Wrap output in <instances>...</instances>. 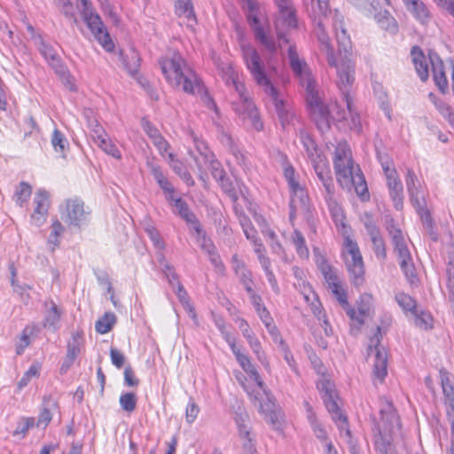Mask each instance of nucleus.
<instances>
[{"mask_svg":"<svg viewBox=\"0 0 454 454\" xmlns=\"http://www.w3.org/2000/svg\"><path fill=\"white\" fill-rule=\"evenodd\" d=\"M395 301L405 312L413 313L417 309V301L405 293H398L395 296Z\"/></svg>","mask_w":454,"mask_h":454,"instance_id":"obj_48","label":"nucleus"},{"mask_svg":"<svg viewBox=\"0 0 454 454\" xmlns=\"http://www.w3.org/2000/svg\"><path fill=\"white\" fill-rule=\"evenodd\" d=\"M41 368H42V366H41L40 363H38V362L33 363L32 365L29 367V369L24 373L22 378L18 382L19 388L22 389L23 387L27 386V384L30 382V380L33 378L39 377Z\"/></svg>","mask_w":454,"mask_h":454,"instance_id":"obj_52","label":"nucleus"},{"mask_svg":"<svg viewBox=\"0 0 454 454\" xmlns=\"http://www.w3.org/2000/svg\"><path fill=\"white\" fill-rule=\"evenodd\" d=\"M369 350L374 353L373 376L382 382L387 373V356L384 348L379 347V339L377 337L371 339Z\"/></svg>","mask_w":454,"mask_h":454,"instance_id":"obj_21","label":"nucleus"},{"mask_svg":"<svg viewBox=\"0 0 454 454\" xmlns=\"http://www.w3.org/2000/svg\"><path fill=\"white\" fill-rule=\"evenodd\" d=\"M161 261H162V270L168 278V281L169 285L175 289L176 286H177V281H179L178 275L176 274L174 267L169 264L167 262H164V257L162 254H160Z\"/></svg>","mask_w":454,"mask_h":454,"instance_id":"obj_59","label":"nucleus"},{"mask_svg":"<svg viewBox=\"0 0 454 454\" xmlns=\"http://www.w3.org/2000/svg\"><path fill=\"white\" fill-rule=\"evenodd\" d=\"M307 411V418L309 425L314 432L316 437L321 441L322 443L325 444L328 441L327 432L322 423L317 419L315 412L312 410L311 405L308 403H304Z\"/></svg>","mask_w":454,"mask_h":454,"instance_id":"obj_33","label":"nucleus"},{"mask_svg":"<svg viewBox=\"0 0 454 454\" xmlns=\"http://www.w3.org/2000/svg\"><path fill=\"white\" fill-rule=\"evenodd\" d=\"M387 230L391 236L394 250L397 254L400 267L408 281L413 285L418 278L405 238L402 231L393 224L387 226Z\"/></svg>","mask_w":454,"mask_h":454,"instance_id":"obj_10","label":"nucleus"},{"mask_svg":"<svg viewBox=\"0 0 454 454\" xmlns=\"http://www.w3.org/2000/svg\"><path fill=\"white\" fill-rule=\"evenodd\" d=\"M317 177V187L336 226H341L346 235L347 226L344 223L343 209L339 202L336 188L329 163L325 159L319 160L312 164Z\"/></svg>","mask_w":454,"mask_h":454,"instance_id":"obj_5","label":"nucleus"},{"mask_svg":"<svg viewBox=\"0 0 454 454\" xmlns=\"http://www.w3.org/2000/svg\"><path fill=\"white\" fill-rule=\"evenodd\" d=\"M311 15L316 22L315 34L319 49L329 67H337L346 56L349 58L352 43L344 27V18L340 12L329 10L328 0H312Z\"/></svg>","mask_w":454,"mask_h":454,"instance_id":"obj_1","label":"nucleus"},{"mask_svg":"<svg viewBox=\"0 0 454 454\" xmlns=\"http://www.w3.org/2000/svg\"><path fill=\"white\" fill-rule=\"evenodd\" d=\"M411 59L414 64L415 69L420 77L421 81L425 82L428 78V65L427 58L424 55L421 49L418 46H414L411 49Z\"/></svg>","mask_w":454,"mask_h":454,"instance_id":"obj_34","label":"nucleus"},{"mask_svg":"<svg viewBox=\"0 0 454 454\" xmlns=\"http://www.w3.org/2000/svg\"><path fill=\"white\" fill-rule=\"evenodd\" d=\"M306 90V100L313 114H317L320 118V121L325 124V127H329V121L335 112L334 106L330 109L324 104L320 98L317 91L316 90L315 81H309L302 84Z\"/></svg>","mask_w":454,"mask_h":454,"instance_id":"obj_16","label":"nucleus"},{"mask_svg":"<svg viewBox=\"0 0 454 454\" xmlns=\"http://www.w3.org/2000/svg\"><path fill=\"white\" fill-rule=\"evenodd\" d=\"M176 293L178 300L184 306V309L187 311L189 316L192 318H196V313L193 306L191 304L187 292L185 291L184 286L180 283V281H177V286L173 289Z\"/></svg>","mask_w":454,"mask_h":454,"instance_id":"obj_44","label":"nucleus"},{"mask_svg":"<svg viewBox=\"0 0 454 454\" xmlns=\"http://www.w3.org/2000/svg\"><path fill=\"white\" fill-rule=\"evenodd\" d=\"M244 64L257 85L262 87L266 94L275 93L276 88L267 75L266 67L257 50L249 43L240 44Z\"/></svg>","mask_w":454,"mask_h":454,"instance_id":"obj_7","label":"nucleus"},{"mask_svg":"<svg viewBox=\"0 0 454 454\" xmlns=\"http://www.w3.org/2000/svg\"><path fill=\"white\" fill-rule=\"evenodd\" d=\"M336 70V85L343 96L347 110L340 109L338 105H334L335 112L331 120L342 121L347 120L348 115L350 117L349 128L354 132L360 134L362 132V122L358 114L355 112L353 101L350 97V90L355 82V63L347 56L343 58L337 67H333Z\"/></svg>","mask_w":454,"mask_h":454,"instance_id":"obj_4","label":"nucleus"},{"mask_svg":"<svg viewBox=\"0 0 454 454\" xmlns=\"http://www.w3.org/2000/svg\"><path fill=\"white\" fill-rule=\"evenodd\" d=\"M159 65L168 83L176 90L190 95L201 91V80L179 53L161 58Z\"/></svg>","mask_w":454,"mask_h":454,"instance_id":"obj_3","label":"nucleus"},{"mask_svg":"<svg viewBox=\"0 0 454 454\" xmlns=\"http://www.w3.org/2000/svg\"><path fill=\"white\" fill-rule=\"evenodd\" d=\"M34 326H26L16 344V354L21 355L27 347L30 344V335L34 333Z\"/></svg>","mask_w":454,"mask_h":454,"instance_id":"obj_56","label":"nucleus"},{"mask_svg":"<svg viewBox=\"0 0 454 454\" xmlns=\"http://www.w3.org/2000/svg\"><path fill=\"white\" fill-rule=\"evenodd\" d=\"M311 309L314 315L317 317V319L321 322V325L324 328L325 334L326 336H331L333 334V328L331 327L326 316L322 312L321 304L317 301V303L311 302Z\"/></svg>","mask_w":454,"mask_h":454,"instance_id":"obj_53","label":"nucleus"},{"mask_svg":"<svg viewBox=\"0 0 454 454\" xmlns=\"http://www.w3.org/2000/svg\"><path fill=\"white\" fill-rule=\"evenodd\" d=\"M237 362L240 367L247 373L249 380L246 378H238L244 390L249 395L252 401H260L261 391H264V384L262 380L259 372L252 364L248 356L241 352L239 348L233 352Z\"/></svg>","mask_w":454,"mask_h":454,"instance_id":"obj_9","label":"nucleus"},{"mask_svg":"<svg viewBox=\"0 0 454 454\" xmlns=\"http://www.w3.org/2000/svg\"><path fill=\"white\" fill-rule=\"evenodd\" d=\"M161 261H162V270L168 278V281L169 285L175 289L176 286H177V281H179L178 275L176 274L174 267L169 264L167 262H164V257L162 254H160Z\"/></svg>","mask_w":454,"mask_h":454,"instance_id":"obj_60","label":"nucleus"},{"mask_svg":"<svg viewBox=\"0 0 454 454\" xmlns=\"http://www.w3.org/2000/svg\"><path fill=\"white\" fill-rule=\"evenodd\" d=\"M231 264L240 284L244 286L247 293H251L254 285L251 270L247 269V265L238 257L237 254L232 256Z\"/></svg>","mask_w":454,"mask_h":454,"instance_id":"obj_27","label":"nucleus"},{"mask_svg":"<svg viewBox=\"0 0 454 454\" xmlns=\"http://www.w3.org/2000/svg\"><path fill=\"white\" fill-rule=\"evenodd\" d=\"M438 112L442 114V116L450 123V125L454 129V112L451 107L443 100H441L435 106Z\"/></svg>","mask_w":454,"mask_h":454,"instance_id":"obj_62","label":"nucleus"},{"mask_svg":"<svg viewBox=\"0 0 454 454\" xmlns=\"http://www.w3.org/2000/svg\"><path fill=\"white\" fill-rule=\"evenodd\" d=\"M119 402L121 409L129 413L136 410L137 396L134 393H124L121 395Z\"/></svg>","mask_w":454,"mask_h":454,"instance_id":"obj_58","label":"nucleus"},{"mask_svg":"<svg viewBox=\"0 0 454 454\" xmlns=\"http://www.w3.org/2000/svg\"><path fill=\"white\" fill-rule=\"evenodd\" d=\"M121 59L125 69L131 75L137 74L140 67V55L132 47L121 52Z\"/></svg>","mask_w":454,"mask_h":454,"instance_id":"obj_35","label":"nucleus"},{"mask_svg":"<svg viewBox=\"0 0 454 454\" xmlns=\"http://www.w3.org/2000/svg\"><path fill=\"white\" fill-rule=\"evenodd\" d=\"M175 8L176 13L178 16H183L188 20L194 19L195 17L191 0H176Z\"/></svg>","mask_w":454,"mask_h":454,"instance_id":"obj_55","label":"nucleus"},{"mask_svg":"<svg viewBox=\"0 0 454 454\" xmlns=\"http://www.w3.org/2000/svg\"><path fill=\"white\" fill-rule=\"evenodd\" d=\"M297 26V19L294 8H290L284 11H278V17L275 20L276 33L278 38V45L287 43L288 39L286 35V31L288 29L295 28Z\"/></svg>","mask_w":454,"mask_h":454,"instance_id":"obj_19","label":"nucleus"},{"mask_svg":"<svg viewBox=\"0 0 454 454\" xmlns=\"http://www.w3.org/2000/svg\"><path fill=\"white\" fill-rule=\"evenodd\" d=\"M387 178V185L389 196L393 200L394 207L400 210L403 205V187L396 170H388V177Z\"/></svg>","mask_w":454,"mask_h":454,"instance_id":"obj_23","label":"nucleus"},{"mask_svg":"<svg viewBox=\"0 0 454 454\" xmlns=\"http://www.w3.org/2000/svg\"><path fill=\"white\" fill-rule=\"evenodd\" d=\"M235 422L238 427L239 439L244 454L256 453V441L251 431L249 416L246 411L236 414Z\"/></svg>","mask_w":454,"mask_h":454,"instance_id":"obj_17","label":"nucleus"},{"mask_svg":"<svg viewBox=\"0 0 454 454\" xmlns=\"http://www.w3.org/2000/svg\"><path fill=\"white\" fill-rule=\"evenodd\" d=\"M96 144L106 154L111 155L112 157L118 160L121 158V153L120 150L114 143H112V141L108 138V136L100 139Z\"/></svg>","mask_w":454,"mask_h":454,"instance_id":"obj_54","label":"nucleus"},{"mask_svg":"<svg viewBox=\"0 0 454 454\" xmlns=\"http://www.w3.org/2000/svg\"><path fill=\"white\" fill-rule=\"evenodd\" d=\"M380 419L372 428L374 446L378 454H393V434L399 430V417L387 398H380Z\"/></svg>","mask_w":454,"mask_h":454,"instance_id":"obj_6","label":"nucleus"},{"mask_svg":"<svg viewBox=\"0 0 454 454\" xmlns=\"http://www.w3.org/2000/svg\"><path fill=\"white\" fill-rule=\"evenodd\" d=\"M247 341L251 349L253 350V352L254 353V355L256 356L258 361L264 366L265 369H270L269 360L256 335L250 338Z\"/></svg>","mask_w":454,"mask_h":454,"instance_id":"obj_45","label":"nucleus"},{"mask_svg":"<svg viewBox=\"0 0 454 454\" xmlns=\"http://www.w3.org/2000/svg\"><path fill=\"white\" fill-rule=\"evenodd\" d=\"M65 227L62 223L58 220H54L51 226V233L49 235L47 245L51 251H54L57 247H59L60 243V238L64 233Z\"/></svg>","mask_w":454,"mask_h":454,"instance_id":"obj_42","label":"nucleus"},{"mask_svg":"<svg viewBox=\"0 0 454 454\" xmlns=\"http://www.w3.org/2000/svg\"><path fill=\"white\" fill-rule=\"evenodd\" d=\"M31 193L32 187L27 183L21 182L14 193L16 204L23 207L30 198Z\"/></svg>","mask_w":454,"mask_h":454,"instance_id":"obj_50","label":"nucleus"},{"mask_svg":"<svg viewBox=\"0 0 454 454\" xmlns=\"http://www.w3.org/2000/svg\"><path fill=\"white\" fill-rule=\"evenodd\" d=\"M57 410H58V405H57L56 401H54L51 397L44 398L43 409L38 417L36 426L43 427V428H45L51 422V420L52 419V414L55 411H57Z\"/></svg>","mask_w":454,"mask_h":454,"instance_id":"obj_38","label":"nucleus"},{"mask_svg":"<svg viewBox=\"0 0 454 454\" xmlns=\"http://www.w3.org/2000/svg\"><path fill=\"white\" fill-rule=\"evenodd\" d=\"M372 295L368 294L361 295V301L363 304L358 308V312H356L348 303L346 309H344L346 310L347 315L350 317L351 320L356 321L359 325H362L364 321V317L369 312V305L372 301Z\"/></svg>","mask_w":454,"mask_h":454,"instance_id":"obj_37","label":"nucleus"},{"mask_svg":"<svg viewBox=\"0 0 454 454\" xmlns=\"http://www.w3.org/2000/svg\"><path fill=\"white\" fill-rule=\"evenodd\" d=\"M274 403L267 397V401L263 403L260 402L259 411L264 415L265 420L276 428L280 424V413L273 410Z\"/></svg>","mask_w":454,"mask_h":454,"instance_id":"obj_40","label":"nucleus"},{"mask_svg":"<svg viewBox=\"0 0 454 454\" xmlns=\"http://www.w3.org/2000/svg\"><path fill=\"white\" fill-rule=\"evenodd\" d=\"M284 176L286 179L292 198L290 201V219L293 220L297 211H307L309 209V196L305 189L300 185L295 178V170L292 166H286L284 168Z\"/></svg>","mask_w":454,"mask_h":454,"instance_id":"obj_13","label":"nucleus"},{"mask_svg":"<svg viewBox=\"0 0 454 454\" xmlns=\"http://www.w3.org/2000/svg\"><path fill=\"white\" fill-rule=\"evenodd\" d=\"M35 45L47 62L58 74H64L65 67L61 65L60 59L54 48L48 44L42 36H35Z\"/></svg>","mask_w":454,"mask_h":454,"instance_id":"obj_24","label":"nucleus"},{"mask_svg":"<svg viewBox=\"0 0 454 454\" xmlns=\"http://www.w3.org/2000/svg\"><path fill=\"white\" fill-rule=\"evenodd\" d=\"M429 60L434 83L440 91L445 94L449 89V82L445 74L443 62L436 54H430Z\"/></svg>","mask_w":454,"mask_h":454,"instance_id":"obj_25","label":"nucleus"},{"mask_svg":"<svg viewBox=\"0 0 454 454\" xmlns=\"http://www.w3.org/2000/svg\"><path fill=\"white\" fill-rule=\"evenodd\" d=\"M239 222L247 239L253 240L257 238V231L253 227L250 219L246 215L239 216Z\"/></svg>","mask_w":454,"mask_h":454,"instance_id":"obj_63","label":"nucleus"},{"mask_svg":"<svg viewBox=\"0 0 454 454\" xmlns=\"http://www.w3.org/2000/svg\"><path fill=\"white\" fill-rule=\"evenodd\" d=\"M372 295L368 294L361 295V301L363 304L358 308V312H356L348 303L346 309H344L346 310L347 315L350 317L351 320L356 321L359 325H362L364 321V317L369 312V305L372 301Z\"/></svg>","mask_w":454,"mask_h":454,"instance_id":"obj_36","label":"nucleus"},{"mask_svg":"<svg viewBox=\"0 0 454 454\" xmlns=\"http://www.w3.org/2000/svg\"><path fill=\"white\" fill-rule=\"evenodd\" d=\"M46 308L44 326L51 327L53 330L57 329V325L59 322L61 312L53 301H45Z\"/></svg>","mask_w":454,"mask_h":454,"instance_id":"obj_41","label":"nucleus"},{"mask_svg":"<svg viewBox=\"0 0 454 454\" xmlns=\"http://www.w3.org/2000/svg\"><path fill=\"white\" fill-rule=\"evenodd\" d=\"M247 9V20L254 29L256 40H258L267 51L271 53L275 52L277 51V45L274 40L266 34L263 27L260 25L259 18L257 16V4L253 0H248Z\"/></svg>","mask_w":454,"mask_h":454,"instance_id":"obj_18","label":"nucleus"},{"mask_svg":"<svg viewBox=\"0 0 454 454\" xmlns=\"http://www.w3.org/2000/svg\"><path fill=\"white\" fill-rule=\"evenodd\" d=\"M59 213L64 222L71 226L81 228L85 223L89 212L84 202L79 198H70L59 206Z\"/></svg>","mask_w":454,"mask_h":454,"instance_id":"obj_15","label":"nucleus"},{"mask_svg":"<svg viewBox=\"0 0 454 454\" xmlns=\"http://www.w3.org/2000/svg\"><path fill=\"white\" fill-rule=\"evenodd\" d=\"M288 59L292 71L297 76L301 85L309 81L314 80L305 60L299 58L296 49L290 45L288 49Z\"/></svg>","mask_w":454,"mask_h":454,"instance_id":"obj_22","label":"nucleus"},{"mask_svg":"<svg viewBox=\"0 0 454 454\" xmlns=\"http://www.w3.org/2000/svg\"><path fill=\"white\" fill-rule=\"evenodd\" d=\"M342 256L351 282L360 286L364 282V264L357 244L348 235L345 236Z\"/></svg>","mask_w":454,"mask_h":454,"instance_id":"obj_8","label":"nucleus"},{"mask_svg":"<svg viewBox=\"0 0 454 454\" xmlns=\"http://www.w3.org/2000/svg\"><path fill=\"white\" fill-rule=\"evenodd\" d=\"M371 9H374V6L371 4V8L368 9V12L373 15L375 21L378 25L387 32L390 34H396L398 31V24L395 18L390 14V12L387 10L380 11L378 12H372Z\"/></svg>","mask_w":454,"mask_h":454,"instance_id":"obj_30","label":"nucleus"},{"mask_svg":"<svg viewBox=\"0 0 454 454\" xmlns=\"http://www.w3.org/2000/svg\"><path fill=\"white\" fill-rule=\"evenodd\" d=\"M150 172L164 193L175 192V188L166 177L160 166L149 163Z\"/></svg>","mask_w":454,"mask_h":454,"instance_id":"obj_39","label":"nucleus"},{"mask_svg":"<svg viewBox=\"0 0 454 454\" xmlns=\"http://www.w3.org/2000/svg\"><path fill=\"white\" fill-rule=\"evenodd\" d=\"M233 86L238 93L239 99L232 103V108L239 116L250 121L251 126L257 131L263 129V123L260 118L258 110L249 98L244 84L233 81Z\"/></svg>","mask_w":454,"mask_h":454,"instance_id":"obj_11","label":"nucleus"},{"mask_svg":"<svg viewBox=\"0 0 454 454\" xmlns=\"http://www.w3.org/2000/svg\"><path fill=\"white\" fill-rule=\"evenodd\" d=\"M82 4V15L87 27L98 43L108 51H111L114 44L110 38L100 16L94 11L90 0H79Z\"/></svg>","mask_w":454,"mask_h":454,"instance_id":"obj_12","label":"nucleus"},{"mask_svg":"<svg viewBox=\"0 0 454 454\" xmlns=\"http://www.w3.org/2000/svg\"><path fill=\"white\" fill-rule=\"evenodd\" d=\"M328 412L331 414L333 420L336 423L340 435H344L347 440L352 438L351 432L348 428L347 417L341 413L340 407H337L336 412Z\"/></svg>","mask_w":454,"mask_h":454,"instance_id":"obj_43","label":"nucleus"},{"mask_svg":"<svg viewBox=\"0 0 454 454\" xmlns=\"http://www.w3.org/2000/svg\"><path fill=\"white\" fill-rule=\"evenodd\" d=\"M292 240L295 246L296 253L301 259H308L309 255L305 239L301 231L295 230L292 235Z\"/></svg>","mask_w":454,"mask_h":454,"instance_id":"obj_46","label":"nucleus"},{"mask_svg":"<svg viewBox=\"0 0 454 454\" xmlns=\"http://www.w3.org/2000/svg\"><path fill=\"white\" fill-rule=\"evenodd\" d=\"M267 95L273 102L275 111L282 128L287 130L294 129L298 132L299 129L303 126L295 109L282 98L277 89L275 90V93H268Z\"/></svg>","mask_w":454,"mask_h":454,"instance_id":"obj_14","label":"nucleus"},{"mask_svg":"<svg viewBox=\"0 0 454 454\" xmlns=\"http://www.w3.org/2000/svg\"><path fill=\"white\" fill-rule=\"evenodd\" d=\"M82 337V334L79 332L72 333V339L67 343V356L76 359L81 351Z\"/></svg>","mask_w":454,"mask_h":454,"instance_id":"obj_51","label":"nucleus"},{"mask_svg":"<svg viewBox=\"0 0 454 454\" xmlns=\"http://www.w3.org/2000/svg\"><path fill=\"white\" fill-rule=\"evenodd\" d=\"M174 206L176 210V213L184 219L197 234H201L202 228L200 221L195 214L190 210L188 204L183 199L178 198L175 200Z\"/></svg>","mask_w":454,"mask_h":454,"instance_id":"obj_29","label":"nucleus"},{"mask_svg":"<svg viewBox=\"0 0 454 454\" xmlns=\"http://www.w3.org/2000/svg\"><path fill=\"white\" fill-rule=\"evenodd\" d=\"M407 10L421 23H427L430 19V12L421 0H403Z\"/></svg>","mask_w":454,"mask_h":454,"instance_id":"obj_32","label":"nucleus"},{"mask_svg":"<svg viewBox=\"0 0 454 454\" xmlns=\"http://www.w3.org/2000/svg\"><path fill=\"white\" fill-rule=\"evenodd\" d=\"M298 137L311 164L318 161L319 160L325 159V157L319 152L316 142L305 128L301 127L299 129Z\"/></svg>","mask_w":454,"mask_h":454,"instance_id":"obj_28","label":"nucleus"},{"mask_svg":"<svg viewBox=\"0 0 454 454\" xmlns=\"http://www.w3.org/2000/svg\"><path fill=\"white\" fill-rule=\"evenodd\" d=\"M115 321V315L114 313L107 312L96 322V331L101 334H105L112 329Z\"/></svg>","mask_w":454,"mask_h":454,"instance_id":"obj_47","label":"nucleus"},{"mask_svg":"<svg viewBox=\"0 0 454 454\" xmlns=\"http://www.w3.org/2000/svg\"><path fill=\"white\" fill-rule=\"evenodd\" d=\"M50 204L49 193L45 190H38L34 197L35 208L30 217L32 224L39 227L46 222Z\"/></svg>","mask_w":454,"mask_h":454,"instance_id":"obj_20","label":"nucleus"},{"mask_svg":"<svg viewBox=\"0 0 454 454\" xmlns=\"http://www.w3.org/2000/svg\"><path fill=\"white\" fill-rule=\"evenodd\" d=\"M207 162L209 163V169L211 175L215 179V181L220 184L224 192L228 193L231 197H235V192L231 182H230L229 178L226 176V173L223 168L221 163L211 158L207 160Z\"/></svg>","mask_w":454,"mask_h":454,"instance_id":"obj_26","label":"nucleus"},{"mask_svg":"<svg viewBox=\"0 0 454 454\" xmlns=\"http://www.w3.org/2000/svg\"><path fill=\"white\" fill-rule=\"evenodd\" d=\"M200 407L192 397H190L185 409V419L188 424H192L198 417Z\"/></svg>","mask_w":454,"mask_h":454,"instance_id":"obj_64","label":"nucleus"},{"mask_svg":"<svg viewBox=\"0 0 454 454\" xmlns=\"http://www.w3.org/2000/svg\"><path fill=\"white\" fill-rule=\"evenodd\" d=\"M318 389L322 394L325 405L328 411H335L339 407L336 402V393L333 385L328 380H323L317 385Z\"/></svg>","mask_w":454,"mask_h":454,"instance_id":"obj_31","label":"nucleus"},{"mask_svg":"<svg viewBox=\"0 0 454 454\" xmlns=\"http://www.w3.org/2000/svg\"><path fill=\"white\" fill-rule=\"evenodd\" d=\"M35 425V418H22L17 422L13 435L25 437L27 431Z\"/></svg>","mask_w":454,"mask_h":454,"instance_id":"obj_57","label":"nucleus"},{"mask_svg":"<svg viewBox=\"0 0 454 454\" xmlns=\"http://www.w3.org/2000/svg\"><path fill=\"white\" fill-rule=\"evenodd\" d=\"M414 316V323L416 326L427 330L433 327V317L430 313L425 310H418L417 309L412 313Z\"/></svg>","mask_w":454,"mask_h":454,"instance_id":"obj_49","label":"nucleus"},{"mask_svg":"<svg viewBox=\"0 0 454 454\" xmlns=\"http://www.w3.org/2000/svg\"><path fill=\"white\" fill-rule=\"evenodd\" d=\"M328 288L332 291L333 294L342 306V308L346 309V306L348 305V297L345 289L341 286V282L340 281L339 283L334 284Z\"/></svg>","mask_w":454,"mask_h":454,"instance_id":"obj_61","label":"nucleus"},{"mask_svg":"<svg viewBox=\"0 0 454 454\" xmlns=\"http://www.w3.org/2000/svg\"><path fill=\"white\" fill-rule=\"evenodd\" d=\"M333 161L339 185L348 191L354 188L356 195L362 200H368L369 192L365 178L360 168L354 165L351 149L346 141L337 144Z\"/></svg>","mask_w":454,"mask_h":454,"instance_id":"obj_2","label":"nucleus"}]
</instances>
